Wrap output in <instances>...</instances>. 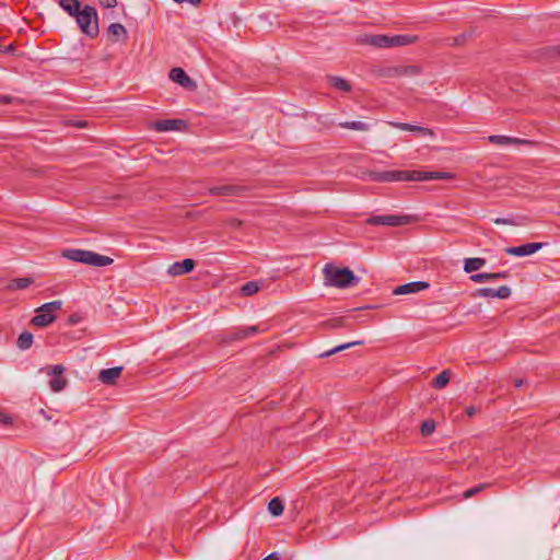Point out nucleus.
<instances>
[{
	"instance_id": "11",
	"label": "nucleus",
	"mask_w": 560,
	"mask_h": 560,
	"mask_svg": "<svg viewBox=\"0 0 560 560\" xmlns=\"http://www.w3.org/2000/svg\"><path fill=\"white\" fill-rule=\"evenodd\" d=\"M511 295V289L508 285H501L499 289L492 288H480L477 289L474 293V296L479 298H498V299H508Z\"/></svg>"
},
{
	"instance_id": "34",
	"label": "nucleus",
	"mask_w": 560,
	"mask_h": 560,
	"mask_svg": "<svg viewBox=\"0 0 560 560\" xmlns=\"http://www.w3.org/2000/svg\"><path fill=\"white\" fill-rule=\"evenodd\" d=\"M469 279L475 283H482L486 281H491L492 277L490 272H481V273H475L469 277Z\"/></svg>"
},
{
	"instance_id": "36",
	"label": "nucleus",
	"mask_w": 560,
	"mask_h": 560,
	"mask_svg": "<svg viewBox=\"0 0 560 560\" xmlns=\"http://www.w3.org/2000/svg\"><path fill=\"white\" fill-rule=\"evenodd\" d=\"M493 223L498 225H515V222L509 218H495Z\"/></svg>"
},
{
	"instance_id": "49",
	"label": "nucleus",
	"mask_w": 560,
	"mask_h": 560,
	"mask_svg": "<svg viewBox=\"0 0 560 560\" xmlns=\"http://www.w3.org/2000/svg\"><path fill=\"white\" fill-rule=\"evenodd\" d=\"M75 125H77L78 127H83V126H85V122H83V121H79V122H78V124H75Z\"/></svg>"
},
{
	"instance_id": "32",
	"label": "nucleus",
	"mask_w": 560,
	"mask_h": 560,
	"mask_svg": "<svg viewBox=\"0 0 560 560\" xmlns=\"http://www.w3.org/2000/svg\"><path fill=\"white\" fill-rule=\"evenodd\" d=\"M245 338H247V335H246V331H245V329L243 327V328H236L235 330L230 332V335L228 336L225 341L232 342V341L242 340V339H245Z\"/></svg>"
},
{
	"instance_id": "39",
	"label": "nucleus",
	"mask_w": 560,
	"mask_h": 560,
	"mask_svg": "<svg viewBox=\"0 0 560 560\" xmlns=\"http://www.w3.org/2000/svg\"><path fill=\"white\" fill-rule=\"evenodd\" d=\"M492 280L497 279H506L509 277L508 271H500V272H490Z\"/></svg>"
},
{
	"instance_id": "13",
	"label": "nucleus",
	"mask_w": 560,
	"mask_h": 560,
	"mask_svg": "<svg viewBox=\"0 0 560 560\" xmlns=\"http://www.w3.org/2000/svg\"><path fill=\"white\" fill-rule=\"evenodd\" d=\"M195 268V261L190 258H186L183 261H176L168 267V275L171 276H182L189 273Z\"/></svg>"
},
{
	"instance_id": "6",
	"label": "nucleus",
	"mask_w": 560,
	"mask_h": 560,
	"mask_svg": "<svg viewBox=\"0 0 560 560\" xmlns=\"http://www.w3.org/2000/svg\"><path fill=\"white\" fill-rule=\"evenodd\" d=\"M373 182H416V171H383L370 174Z\"/></svg>"
},
{
	"instance_id": "40",
	"label": "nucleus",
	"mask_w": 560,
	"mask_h": 560,
	"mask_svg": "<svg viewBox=\"0 0 560 560\" xmlns=\"http://www.w3.org/2000/svg\"><path fill=\"white\" fill-rule=\"evenodd\" d=\"M14 46L12 44L8 46H0V54H11L14 51Z\"/></svg>"
},
{
	"instance_id": "24",
	"label": "nucleus",
	"mask_w": 560,
	"mask_h": 560,
	"mask_svg": "<svg viewBox=\"0 0 560 560\" xmlns=\"http://www.w3.org/2000/svg\"><path fill=\"white\" fill-rule=\"evenodd\" d=\"M33 283V279L25 277V278H16L10 281L8 284V289L10 290H23L30 287Z\"/></svg>"
},
{
	"instance_id": "45",
	"label": "nucleus",
	"mask_w": 560,
	"mask_h": 560,
	"mask_svg": "<svg viewBox=\"0 0 560 560\" xmlns=\"http://www.w3.org/2000/svg\"><path fill=\"white\" fill-rule=\"evenodd\" d=\"M525 381L523 378H516L514 380V386L515 387H522L524 385Z\"/></svg>"
},
{
	"instance_id": "25",
	"label": "nucleus",
	"mask_w": 560,
	"mask_h": 560,
	"mask_svg": "<svg viewBox=\"0 0 560 560\" xmlns=\"http://www.w3.org/2000/svg\"><path fill=\"white\" fill-rule=\"evenodd\" d=\"M328 82L332 88L337 90L343 92H349L351 90L350 83L340 77H329Z\"/></svg>"
},
{
	"instance_id": "23",
	"label": "nucleus",
	"mask_w": 560,
	"mask_h": 560,
	"mask_svg": "<svg viewBox=\"0 0 560 560\" xmlns=\"http://www.w3.org/2000/svg\"><path fill=\"white\" fill-rule=\"evenodd\" d=\"M393 75H418L421 73L419 66H399L390 70Z\"/></svg>"
},
{
	"instance_id": "16",
	"label": "nucleus",
	"mask_w": 560,
	"mask_h": 560,
	"mask_svg": "<svg viewBox=\"0 0 560 560\" xmlns=\"http://www.w3.org/2000/svg\"><path fill=\"white\" fill-rule=\"evenodd\" d=\"M454 175L447 172H422L416 171V182L452 179Z\"/></svg>"
},
{
	"instance_id": "27",
	"label": "nucleus",
	"mask_w": 560,
	"mask_h": 560,
	"mask_svg": "<svg viewBox=\"0 0 560 560\" xmlns=\"http://www.w3.org/2000/svg\"><path fill=\"white\" fill-rule=\"evenodd\" d=\"M32 343H33V335L28 331H23L16 340V346L21 350H27L28 348H31Z\"/></svg>"
},
{
	"instance_id": "19",
	"label": "nucleus",
	"mask_w": 560,
	"mask_h": 560,
	"mask_svg": "<svg viewBox=\"0 0 560 560\" xmlns=\"http://www.w3.org/2000/svg\"><path fill=\"white\" fill-rule=\"evenodd\" d=\"M185 122L182 119H164L155 122V130L158 131H173L179 130Z\"/></svg>"
},
{
	"instance_id": "44",
	"label": "nucleus",
	"mask_w": 560,
	"mask_h": 560,
	"mask_svg": "<svg viewBox=\"0 0 560 560\" xmlns=\"http://www.w3.org/2000/svg\"><path fill=\"white\" fill-rule=\"evenodd\" d=\"M12 101V97L9 95H0V102L4 104H9Z\"/></svg>"
},
{
	"instance_id": "5",
	"label": "nucleus",
	"mask_w": 560,
	"mask_h": 560,
	"mask_svg": "<svg viewBox=\"0 0 560 560\" xmlns=\"http://www.w3.org/2000/svg\"><path fill=\"white\" fill-rule=\"evenodd\" d=\"M62 307V301L57 300L43 304L36 308V315L31 319V324L36 327H47L57 318L56 313Z\"/></svg>"
},
{
	"instance_id": "31",
	"label": "nucleus",
	"mask_w": 560,
	"mask_h": 560,
	"mask_svg": "<svg viewBox=\"0 0 560 560\" xmlns=\"http://www.w3.org/2000/svg\"><path fill=\"white\" fill-rule=\"evenodd\" d=\"M360 343H361V341H353V342H348V343L339 345V346H337V347H335V348H332V349L322 353L320 357L322 358H327V357H330V355H332V354H335V353H337L339 351H342L345 349H348V348H350L352 346L360 345Z\"/></svg>"
},
{
	"instance_id": "42",
	"label": "nucleus",
	"mask_w": 560,
	"mask_h": 560,
	"mask_svg": "<svg viewBox=\"0 0 560 560\" xmlns=\"http://www.w3.org/2000/svg\"><path fill=\"white\" fill-rule=\"evenodd\" d=\"M476 412H477V409H476L474 406H469V407H467V408L465 409V413H466L469 418L474 417V416L476 415Z\"/></svg>"
},
{
	"instance_id": "41",
	"label": "nucleus",
	"mask_w": 560,
	"mask_h": 560,
	"mask_svg": "<svg viewBox=\"0 0 560 560\" xmlns=\"http://www.w3.org/2000/svg\"><path fill=\"white\" fill-rule=\"evenodd\" d=\"M345 325H346V323H345V319H342V318H336L330 324V326L334 328L343 327Z\"/></svg>"
},
{
	"instance_id": "28",
	"label": "nucleus",
	"mask_w": 560,
	"mask_h": 560,
	"mask_svg": "<svg viewBox=\"0 0 560 560\" xmlns=\"http://www.w3.org/2000/svg\"><path fill=\"white\" fill-rule=\"evenodd\" d=\"M451 373L448 370L442 371L433 380V386L438 389L445 387L450 382Z\"/></svg>"
},
{
	"instance_id": "50",
	"label": "nucleus",
	"mask_w": 560,
	"mask_h": 560,
	"mask_svg": "<svg viewBox=\"0 0 560 560\" xmlns=\"http://www.w3.org/2000/svg\"><path fill=\"white\" fill-rule=\"evenodd\" d=\"M176 3H183L185 0H174Z\"/></svg>"
},
{
	"instance_id": "37",
	"label": "nucleus",
	"mask_w": 560,
	"mask_h": 560,
	"mask_svg": "<svg viewBox=\"0 0 560 560\" xmlns=\"http://www.w3.org/2000/svg\"><path fill=\"white\" fill-rule=\"evenodd\" d=\"M103 8L112 9L117 5V0H98Z\"/></svg>"
},
{
	"instance_id": "21",
	"label": "nucleus",
	"mask_w": 560,
	"mask_h": 560,
	"mask_svg": "<svg viewBox=\"0 0 560 560\" xmlns=\"http://www.w3.org/2000/svg\"><path fill=\"white\" fill-rule=\"evenodd\" d=\"M60 8L70 16H75L82 9L79 0H59Z\"/></svg>"
},
{
	"instance_id": "48",
	"label": "nucleus",
	"mask_w": 560,
	"mask_h": 560,
	"mask_svg": "<svg viewBox=\"0 0 560 560\" xmlns=\"http://www.w3.org/2000/svg\"><path fill=\"white\" fill-rule=\"evenodd\" d=\"M464 39V35H462L458 38H455L456 44H459Z\"/></svg>"
},
{
	"instance_id": "4",
	"label": "nucleus",
	"mask_w": 560,
	"mask_h": 560,
	"mask_svg": "<svg viewBox=\"0 0 560 560\" xmlns=\"http://www.w3.org/2000/svg\"><path fill=\"white\" fill-rule=\"evenodd\" d=\"M74 18L79 28L83 34L91 38H94L98 35V16L94 7L84 5Z\"/></svg>"
},
{
	"instance_id": "18",
	"label": "nucleus",
	"mask_w": 560,
	"mask_h": 560,
	"mask_svg": "<svg viewBox=\"0 0 560 560\" xmlns=\"http://www.w3.org/2000/svg\"><path fill=\"white\" fill-rule=\"evenodd\" d=\"M488 140L490 143L495 144V145H501V147L511 145V144L528 143L527 140H522L518 138H513V137H509V136H500V135L489 136Z\"/></svg>"
},
{
	"instance_id": "33",
	"label": "nucleus",
	"mask_w": 560,
	"mask_h": 560,
	"mask_svg": "<svg viewBox=\"0 0 560 560\" xmlns=\"http://www.w3.org/2000/svg\"><path fill=\"white\" fill-rule=\"evenodd\" d=\"M420 430L423 436H429L435 430V422L433 420H425L422 422Z\"/></svg>"
},
{
	"instance_id": "46",
	"label": "nucleus",
	"mask_w": 560,
	"mask_h": 560,
	"mask_svg": "<svg viewBox=\"0 0 560 560\" xmlns=\"http://www.w3.org/2000/svg\"><path fill=\"white\" fill-rule=\"evenodd\" d=\"M185 2H188L192 5H199L201 3V0H185Z\"/></svg>"
},
{
	"instance_id": "7",
	"label": "nucleus",
	"mask_w": 560,
	"mask_h": 560,
	"mask_svg": "<svg viewBox=\"0 0 560 560\" xmlns=\"http://www.w3.org/2000/svg\"><path fill=\"white\" fill-rule=\"evenodd\" d=\"M410 215H374L366 220L371 225H387V226H401L411 223Z\"/></svg>"
},
{
	"instance_id": "17",
	"label": "nucleus",
	"mask_w": 560,
	"mask_h": 560,
	"mask_svg": "<svg viewBox=\"0 0 560 560\" xmlns=\"http://www.w3.org/2000/svg\"><path fill=\"white\" fill-rule=\"evenodd\" d=\"M122 371L121 366L101 370L98 380L106 385L115 384L116 380L120 376Z\"/></svg>"
},
{
	"instance_id": "22",
	"label": "nucleus",
	"mask_w": 560,
	"mask_h": 560,
	"mask_svg": "<svg viewBox=\"0 0 560 560\" xmlns=\"http://www.w3.org/2000/svg\"><path fill=\"white\" fill-rule=\"evenodd\" d=\"M486 265V259L481 257H471L464 260V271L471 273L481 269Z\"/></svg>"
},
{
	"instance_id": "47",
	"label": "nucleus",
	"mask_w": 560,
	"mask_h": 560,
	"mask_svg": "<svg viewBox=\"0 0 560 560\" xmlns=\"http://www.w3.org/2000/svg\"><path fill=\"white\" fill-rule=\"evenodd\" d=\"M550 51L557 54V55H560V45L559 46H553L550 48Z\"/></svg>"
},
{
	"instance_id": "12",
	"label": "nucleus",
	"mask_w": 560,
	"mask_h": 560,
	"mask_svg": "<svg viewBox=\"0 0 560 560\" xmlns=\"http://www.w3.org/2000/svg\"><path fill=\"white\" fill-rule=\"evenodd\" d=\"M429 287L430 284L425 281H413L398 285L397 288L394 289L393 293L395 295L413 294L422 290H425Z\"/></svg>"
},
{
	"instance_id": "30",
	"label": "nucleus",
	"mask_w": 560,
	"mask_h": 560,
	"mask_svg": "<svg viewBox=\"0 0 560 560\" xmlns=\"http://www.w3.org/2000/svg\"><path fill=\"white\" fill-rule=\"evenodd\" d=\"M260 285L257 281H248L241 287V293L244 296H249L258 292Z\"/></svg>"
},
{
	"instance_id": "20",
	"label": "nucleus",
	"mask_w": 560,
	"mask_h": 560,
	"mask_svg": "<svg viewBox=\"0 0 560 560\" xmlns=\"http://www.w3.org/2000/svg\"><path fill=\"white\" fill-rule=\"evenodd\" d=\"M107 33L113 43L118 42L120 38L127 39L128 37L126 27L120 23H112L107 28Z\"/></svg>"
},
{
	"instance_id": "14",
	"label": "nucleus",
	"mask_w": 560,
	"mask_h": 560,
	"mask_svg": "<svg viewBox=\"0 0 560 560\" xmlns=\"http://www.w3.org/2000/svg\"><path fill=\"white\" fill-rule=\"evenodd\" d=\"M170 79L186 89H192L196 86L195 82L187 75L182 68H173L170 71Z\"/></svg>"
},
{
	"instance_id": "38",
	"label": "nucleus",
	"mask_w": 560,
	"mask_h": 560,
	"mask_svg": "<svg viewBox=\"0 0 560 560\" xmlns=\"http://www.w3.org/2000/svg\"><path fill=\"white\" fill-rule=\"evenodd\" d=\"M244 329L246 331L247 337H249L254 334L264 331L262 329L259 328V326H248V327H244Z\"/></svg>"
},
{
	"instance_id": "43",
	"label": "nucleus",
	"mask_w": 560,
	"mask_h": 560,
	"mask_svg": "<svg viewBox=\"0 0 560 560\" xmlns=\"http://www.w3.org/2000/svg\"><path fill=\"white\" fill-rule=\"evenodd\" d=\"M279 559H280L279 553L278 552H272L269 556H267L266 558H264L262 560H279Z\"/></svg>"
},
{
	"instance_id": "1",
	"label": "nucleus",
	"mask_w": 560,
	"mask_h": 560,
	"mask_svg": "<svg viewBox=\"0 0 560 560\" xmlns=\"http://www.w3.org/2000/svg\"><path fill=\"white\" fill-rule=\"evenodd\" d=\"M325 284L335 288H350L359 283L360 279L349 268H339L327 264L324 269Z\"/></svg>"
},
{
	"instance_id": "9",
	"label": "nucleus",
	"mask_w": 560,
	"mask_h": 560,
	"mask_svg": "<svg viewBox=\"0 0 560 560\" xmlns=\"http://www.w3.org/2000/svg\"><path fill=\"white\" fill-rule=\"evenodd\" d=\"M248 190L244 185H220L209 188L212 196H243Z\"/></svg>"
},
{
	"instance_id": "29",
	"label": "nucleus",
	"mask_w": 560,
	"mask_h": 560,
	"mask_svg": "<svg viewBox=\"0 0 560 560\" xmlns=\"http://www.w3.org/2000/svg\"><path fill=\"white\" fill-rule=\"evenodd\" d=\"M283 502L279 498H273L268 504V511L273 516H279L283 513Z\"/></svg>"
},
{
	"instance_id": "8",
	"label": "nucleus",
	"mask_w": 560,
	"mask_h": 560,
	"mask_svg": "<svg viewBox=\"0 0 560 560\" xmlns=\"http://www.w3.org/2000/svg\"><path fill=\"white\" fill-rule=\"evenodd\" d=\"M46 372L50 377L49 387L52 392L59 393L61 392L67 384V380L62 376L65 372V368L61 364H56L51 366H47Z\"/></svg>"
},
{
	"instance_id": "26",
	"label": "nucleus",
	"mask_w": 560,
	"mask_h": 560,
	"mask_svg": "<svg viewBox=\"0 0 560 560\" xmlns=\"http://www.w3.org/2000/svg\"><path fill=\"white\" fill-rule=\"evenodd\" d=\"M339 127L345 129L358 130V131H368L370 129L369 124L363 121H342L339 122Z\"/></svg>"
},
{
	"instance_id": "2",
	"label": "nucleus",
	"mask_w": 560,
	"mask_h": 560,
	"mask_svg": "<svg viewBox=\"0 0 560 560\" xmlns=\"http://www.w3.org/2000/svg\"><path fill=\"white\" fill-rule=\"evenodd\" d=\"M62 257L74 262H81L94 267H104L113 264V259L108 256L97 254L92 250L69 248L62 252Z\"/></svg>"
},
{
	"instance_id": "15",
	"label": "nucleus",
	"mask_w": 560,
	"mask_h": 560,
	"mask_svg": "<svg viewBox=\"0 0 560 560\" xmlns=\"http://www.w3.org/2000/svg\"><path fill=\"white\" fill-rule=\"evenodd\" d=\"M390 126H393L397 129L404 130V131L415 132L421 137H433L434 136V132L432 129L417 126V125H411V124H406V122H390Z\"/></svg>"
},
{
	"instance_id": "10",
	"label": "nucleus",
	"mask_w": 560,
	"mask_h": 560,
	"mask_svg": "<svg viewBox=\"0 0 560 560\" xmlns=\"http://www.w3.org/2000/svg\"><path fill=\"white\" fill-rule=\"evenodd\" d=\"M544 246V243H526L520 246L506 247L505 253L512 256L523 257L538 252Z\"/></svg>"
},
{
	"instance_id": "3",
	"label": "nucleus",
	"mask_w": 560,
	"mask_h": 560,
	"mask_svg": "<svg viewBox=\"0 0 560 560\" xmlns=\"http://www.w3.org/2000/svg\"><path fill=\"white\" fill-rule=\"evenodd\" d=\"M419 37L410 34L398 35H369L365 37L364 43L377 48L401 47L417 43Z\"/></svg>"
},
{
	"instance_id": "35",
	"label": "nucleus",
	"mask_w": 560,
	"mask_h": 560,
	"mask_svg": "<svg viewBox=\"0 0 560 560\" xmlns=\"http://www.w3.org/2000/svg\"><path fill=\"white\" fill-rule=\"evenodd\" d=\"M487 486H488L487 483L477 485V486L466 490L463 493V498L464 499H469V498L474 497L475 494L481 492Z\"/></svg>"
}]
</instances>
